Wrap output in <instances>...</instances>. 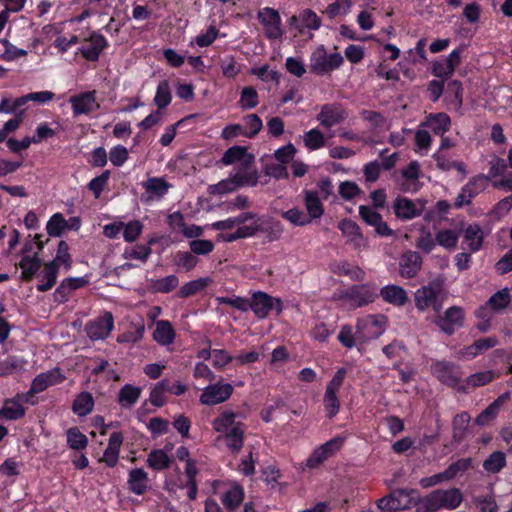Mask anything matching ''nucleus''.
I'll list each match as a JSON object with an SVG mask.
<instances>
[{"instance_id":"nucleus-1","label":"nucleus","mask_w":512,"mask_h":512,"mask_svg":"<svg viewBox=\"0 0 512 512\" xmlns=\"http://www.w3.org/2000/svg\"><path fill=\"white\" fill-rule=\"evenodd\" d=\"M267 224L268 220L266 218L247 211L237 216L214 222L210 227L213 230H232L237 227L235 232L222 234L220 236L225 242H233L239 239L253 237L259 232H264Z\"/></svg>"},{"instance_id":"nucleus-2","label":"nucleus","mask_w":512,"mask_h":512,"mask_svg":"<svg viewBox=\"0 0 512 512\" xmlns=\"http://www.w3.org/2000/svg\"><path fill=\"white\" fill-rule=\"evenodd\" d=\"M238 417V414L226 409L212 421L213 429L220 434L226 448L232 454L238 453L244 444L246 426Z\"/></svg>"},{"instance_id":"nucleus-3","label":"nucleus","mask_w":512,"mask_h":512,"mask_svg":"<svg viewBox=\"0 0 512 512\" xmlns=\"http://www.w3.org/2000/svg\"><path fill=\"white\" fill-rule=\"evenodd\" d=\"M463 500L458 488L437 489L418 500L417 510L420 512H436L440 509L452 510Z\"/></svg>"},{"instance_id":"nucleus-4","label":"nucleus","mask_w":512,"mask_h":512,"mask_svg":"<svg viewBox=\"0 0 512 512\" xmlns=\"http://www.w3.org/2000/svg\"><path fill=\"white\" fill-rule=\"evenodd\" d=\"M377 297L376 288L370 285H355L334 294V299L346 308H357L372 303Z\"/></svg>"},{"instance_id":"nucleus-5","label":"nucleus","mask_w":512,"mask_h":512,"mask_svg":"<svg viewBox=\"0 0 512 512\" xmlns=\"http://www.w3.org/2000/svg\"><path fill=\"white\" fill-rule=\"evenodd\" d=\"M387 319L384 315H366L357 320L356 339L359 345L380 337L386 330Z\"/></svg>"},{"instance_id":"nucleus-6","label":"nucleus","mask_w":512,"mask_h":512,"mask_svg":"<svg viewBox=\"0 0 512 512\" xmlns=\"http://www.w3.org/2000/svg\"><path fill=\"white\" fill-rule=\"evenodd\" d=\"M343 56L338 53L328 54L323 45L318 46L310 55L309 68L316 75H327L343 64Z\"/></svg>"},{"instance_id":"nucleus-7","label":"nucleus","mask_w":512,"mask_h":512,"mask_svg":"<svg viewBox=\"0 0 512 512\" xmlns=\"http://www.w3.org/2000/svg\"><path fill=\"white\" fill-rule=\"evenodd\" d=\"M431 371L441 383L458 391H466L462 380L463 372L459 365L448 361H438L432 364Z\"/></svg>"},{"instance_id":"nucleus-8","label":"nucleus","mask_w":512,"mask_h":512,"mask_svg":"<svg viewBox=\"0 0 512 512\" xmlns=\"http://www.w3.org/2000/svg\"><path fill=\"white\" fill-rule=\"evenodd\" d=\"M414 302L418 311L424 312L431 308L436 313L443 307L444 296L440 286L428 284L417 289L414 293Z\"/></svg>"},{"instance_id":"nucleus-9","label":"nucleus","mask_w":512,"mask_h":512,"mask_svg":"<svg viewBox=\"0 0 512 512\" xmlns=\"http://www.w3.org/2000/svg\"><path fill=\"white\" fill-rule=\"evenodd\" d=\"M233 390L234 388L230 383H224L222 380H219L203 389L199 401L207 406L217 405L227 401L231 397Z\"/></svg>"},{"instance_id":"nucleus-10","label":"nucleus","mask_w":512,"mask_h":512,"mask_svg":"<svg viewBox=\"0 0 512 512\" xmlns=\"http://www.w3.org/2000/svg\"><path fill=\"white\" fill-rule=\"evenodd\" d=\"M249 309L258 318H265L272 311L280 314L282 305L280 299L273 298L264 292H257L253 294L251 301H249Z\"/></svg>"},{"instance_id":"nucleus-11","label":"nucleus","mask_w":512,"mask_h":512,"mask_svg":"<svg viewBox=\"0 0 512 512\" xmlns=\"http://www.w3.org/2000/svg\"><path fill=\"white\" fill-rule=\"evenodd\" d=\"M114 327V319L110 312H104L102 316L90 320L85 326L87 336L93 340H103L107 338Z\"/></svg>"},{"instance_id":"nucleus-12","label":"nucleus","mask_w":512,"mask_h":512,"mask_svg":"<svg viewBox=\"0 0 512 512\" xmlns=\"http://www.w3.org/2000/svg\"><path fill=\"white\" fill-rule=\"evenodd\" d=\"M258 19L268 38L279 39L282 37L281 18L277 10L270 7L262 8L258 12Z\"/></svg>"},{"instance_id":"nucleus-13","label":"nucleus","mask_w":512,"mask_h":512,"mask_svg":"<svg viewBox=\"0 0 512 512\" xmlns=\"http://www.w3.org/2000/svg\"><path fill=\"white\" fill-rule=\"evenodd\" d=\"M426 202L422 199L411 200L404 197H398L393 204L394 213L401 220H411L422 214Z\"/></svg>"},{"instance_id":"nucleus-14","label":"nucleus","mask_w":512,"mask_h":512,"mask_svg":"<svg viewBox=\"0 0 512 512\" xmlns=\"http://www.w3.org/2000/svg\"><path fill=\"white\" fill-rule=\"evenodd\" d=\"M414 490L398 489L391 494L378 500V507L381 510H404L409 508L413 499L411 495Z\"/></svg>"},{"instance_id":"nucleus-15","label":"nucleus","mask_w":512,"mask_h":512,"mask_svg":"<svg viewBox=\"0 0 512 512\" xmlns=\"http://www.w3.org/2000/svg\"><path fill=\"white\" fill-rule=\"evenodd\" d=\"M488 184V178L479 175L470 179L466 185H464L456 197L455 206L461 208L465 205H469L472 199L484 191Z\"/></svg>"},{"instance_id":"nucleus-16","label":"nucleus","mask_w":512,"mask_h":512,"mask_svg":"<svg viewBox=\"0 0 512 512\" xmlns=\"http://www.w3.org/2000/svg\"><path fill=\"white\" fill-rule=\"evenodd\" d=\"M66 379L59 368H52L38 374L31 383L28 394L34 395L41 393L51 386L62 383Z\"/></svg>"},{"instance_id":"nucleus-17","label":"nucleus","mask_w":512,"mask_h":512,"mask_svg":"<svg viewBox=\"0 0 512 512\" xmlns=\"http://www.w3.org/2000/svg\"><path fill=\"white\" fill-rule=\"evenodd\" d=\"M510 303V295L507 289L500 290L492 295L489 300L477 311V316L489 320L493 313L505 309Z\"/></svg>"},{"instance_id":"nucleus-18","label":"nucleus","mask_w":512,"mask_h":512,"mask_svg":"<svg viewBox=\"0 0 512 512\" xmlns=\"http://www.w3.org/2000/svg\"><path fill=\"white\" fill-rule=\"evenodd\" d=\"M69 102L75 117L82 114H90L99 108V104L96 102L95 91H87L73 95L69 98Z\"/></svg>"},{"instance_id":"nucleus-19","label":"nucleus","mask_w":512,"mask_h":512,"mask_svg":"<svg viewBox=\"0 0 512 512\" xmlns=\"http://www.w3.org/2000/svg\"><path fill=\"white\" fill-rule=\"evenodd\" d=\"M464 313L460 307L453 306L448 308L443 316L437 318L435 323L446 334L451 335L454 331L463 325Z\"/></svg>"},{"instance_id":"nucleus-20","label":"nucleus","mask_w":512,"mask_h":512,"mask_svg":"<svg viewBox=\"0 0 512 512\" xmlns=\"http://www.w3.org/2000/svg\"><path fill=\"white\" fill-rule=\"evenodd\" d=\"M231 175L239 187H253L258 183L259 175L257 169L253 166V159H247L241 165L235 166Z\"/></svg>"},{"instance_id":"nucleus-21","label":"nucleus","mask_w":512,"mask_h":512,"mask_svg":"<svg viewBox=\"0 0 512 512\" xmlns=\"http://www.w3.org/2000/svg\"><path fill=\"white\" fill-rule=\"evenodd\" d=\"M338 228L347 239L346 242L352 245L355 249L360 250L367 246L366 239L356 222L350 219H344L339 222Z\"/></svg>"},{"instance_id":"nucleus-22","label":"nucleus","mask_w":512,"mask_h":512,"mask_svg":"<svg viewBox=\"0 0 512 512\" xmlns=\"http://www.w3.org/2000/svg\"><path fill=\"white\" fill-rule=\"evenodd\" d=\"M107 45L108 42L103 35L93 32L90 37L86 39V43L79 48V51L86 60L97 61L101 52Z\"/></svg>"},{"instance_id":"nucleus-23","label":"nucleus","mask_w":512,"mask_h":512,"mask_svg":"<svg viewBox=\"0 0 512 512\" xmlns=\"http://www.w3.org/2000/svg\"><path fill=\"white\" fill-rule=\"evenodd\" d=\"M347 117L345 110L336 104H326L321 108L320 113L317 116V120L320 124L326 128H331Z\"/></svg>"},{"instance_id":"nucleus-24","label":"nucleus","mask_w":512,"mask_h":512,"mask_svg":"<svg viewBox=\"0 0 512 512\" xmlns=\"http://www.w3.org/2000/svg\"><path fill=\"white\" fill-rule=\"evenodd\" d=\"M289 25L302 33L305 29H319L321 26V20L314 11L306 9L298 16H292L289 19Z\"/></svg>"},{"instance_id":"nucleus-25","label":"nucleus","mask_w":512,"mask_h":512,"mask_svg":"<svg viewBox=\"0 0 512 512\" xmlns=\"http://www.w3.org/2000/svg\"><path fill=\"white\" fill-rule=\"evenodd\" d=\"M379 295L384 302L395 307H403L409 300L406 290L401 286L394 284L382 287Z\"/></svg>"},{"instance_id":"nucleus-26","label":"nucleus","mask_w":512,"mask_h":512,"mask_svg":"<svg viewBox=\"0 0 512 512\" xmlns=\"http://www.w3.org/2000/svg\"><path fill=\"white\" fill-rule=\"evenodd\" d=\"M123 439L124 437L121 432H113L109 437L108 446L105 449L100 462L105 463L109 467H114L119 459Z\"/></svg>"},{"instance_id":"nucleus-27","label":"nucleus","mask_w":512,"mask_h":512,"mask_svg":"<svg viewBox=\"0 0 512 512\" xmlns=\"http://www.w3.org/2000/svg\"><path fill=\"white\" fill-rule=\"evenodd\" d=\"M22 402L21 395L6 399L0 409V419L13 421L22 418L25 415V408Z\"/></svg>"},{"instance_id":"nucleus-28","label":"nucleus","mask_w":512,"mask_h":512,"mask_svg":"<svg viewBox=\"0 0 512 512\" xmlns=\"http://www.w3.org/2000/svg\"><path fill=\"white\" fill-rule=\"evenodd\" d=\"M422 265V258L415 251L405 252L400 259V273L405 278L416 276Z\"/></svg>"},{"instance_id":"nucleus-29","label":"nucleus","mask_w":512,"mask_h":512,"mask_svg":"<svg viewBox=\"0 0 512 512\" xmlns=\"http://www.w3.org/2000/svg\"><path fill=\"white\" fill-rule=\"evenodd\" d=\"M401 187L406 192H416L419 189L420 166L417 161H412L402 172Z\"/></svg>"},{"instance_id":"nucleus-30","label":"nucleus","mask_w":512,"mask_h":512,"mask_svg":"<svg viewBox=\"0 0 512 512\" xmlns=\"http://www.w3.org/2000/svg\"><path fill=\"white\" fill-rule=\"evenodd\" d=\"M142 186L149 200L160 199L170 188V184L162 177L148 178Z\"/></svg>"},{"instance_id":"nucleus-31","label":"nucleus","mask_w":512,"mask_h":512,"mask_svg":"<svg viewBox=\"0 0 512 512\" xmlns=\"http://www.w3.org/2000/svg\"><path fill=\"white\" fill-rule=\"evenodd\" d=\"M484 240V234L480 225L474 223L468 225L464 230L463 243L471 252H477L481 249Z\"/></svg>"},{"instance_id":"nucleus-32","label":"nucleus","mask_w":512,"mask_h":512,"mask_svg":"<svg viewBox=\"0 0 512 512\" xmlns=\"http://www.w3.org/2000/svg\"><path fill=\"white\" fill-rule=\"evenodd\" d=\"M148 475L142 468L130 470L128 475V488L136 495H142L148 487Z\"/></svg>"},{"instance_id":"nucleus-33","label":"nucleus","mask_w":512,"mask_h":512,"mask_svg":"<svg viewBox=\"0 0 512 512\" xmlns=\"http://www.w3.org/2000/svg\"><path fill=\"white\" fill-rule=\"evenodd\" d=\"M304 205L307 210L306 215L310 217V222L315 219H319L324 213V208L321 203V198L318 196V192L312 190L305 191Z\"/></svg>"},{"instance_id":"nucleus-34","label":"nucleus","mask_w":512,"mask_h":512,"mask_svg":"<svg viewBox=\"0 0 512 512\" xmlns=\"http://www.w3.org/2000/svg\"><path fill=\"white\" fill-rule=\"evenodd\" d=\"M451 120L446 113H435L427 116L421 126H426L437 135H443L450 128Z\"/></svg>"},{"instance_id":"nucleus-35","label":"nucleus","mask_w":512,"mask_h":512,"mask_svg":"<svg viewBox=\"0 0 512 512\" xmlns=\"http://www.w3.org/2000/svg\"><path fill=\"white\" fill-rule=\"evenodd\" d=\"M59 269L55 267L54 263H46L43 270L39 273V284L37 290L45 292L50 290L57 282Z\"/></svg>"},{"instance_id":"nucleus-36","label":"nucleus","mask_w":512,"mask_h":512,"mask_svg":"<svg viewBox=\"0 0 512 512\" xmlns=\"http://www.w3.org/2000/svg\"><path fill=\"white\" fill-rule=\"evenodd\" d=\"M153 339L163 346L173 343L175 339V331L171 323L167 320L157 321L156 328L153 332Z\"/></svg>"},{"instance_id":"nucleus-37","label":"nucleus","mask_w":512,"mask_h":512,"mask_svg":"<svg viewBox=\"0 0 512 512\" xmlns=\"http://www.w3.org/2000/svg\"><path fill=\"white\" fill-rule=\"evenodd\" d=\"M93 408L94 398L89 392H81L78 394L72 405L73 412L79 417L90 414Z\"/></svg>"},{"instance_id":"nucleus-38","label":"nucleus","mask_w":512,"mask_h":512,"mask_svg":"<svg viewBox=\"0 0 512 512\" xmlns=\"http://www.w3.org/2000/svg\"><path fill=\"white\" fill-rule=\"evenodd\" d=\"M244 498V492L241 486L233 484L229 486L221 496L223 505L228 510H234Z\"/></svg>"},{"instance_id":"nucleus-39","label":"nucleus","mask_w":512,"mask_h":512,"mask_svg":"<svg viewBox=\"0 0 512 512\" xmlns=\"http://www.w3.org/2000/svg\"><path fill=\"white\" fill-rule=\"evenodd\" d=\"M506 464V454L502 451H494L484 460L483 469L487 474H497Z\"/></svg>"},{"instance_id":"nucleus-40","label":"nucleus","mask_w":512,"mask_h":512,"mask_svg":"<svg viewBox=\"0 0 512 512\" xmlns=\"http://www.w3.org/2000/svg\"><path fill=\"white\" fill-rule=\"evenodd\" d=\"M172 460L165 450L154 449L148 454L146 463L154 470H164L170 466Z\"/></svg>"},{"instance_id":"nucleus-41","label":"nucleus","mask_w":512,"mask_h":512,"mask_svg":"<svg viewBox=\"0 0 512 512\" xmlns=\"http://www.w3.org/2000/svg\"><path fill=\"white\" fill-rule=\"evenodd\" d=\"M140 395L141 388L126 384L119 391L118 401L122 407L130 408L139 400Z\"/></svg>"},{"instance_id":"nucleus-42","label":"nucleus","mask_w":512,"mask_h":512,"mask_svg":"<svg viewBox=\"0 0 512 512\" xmlns=\"http://www.w3.org/2000/svg\"><path fill=\"white\" fill-rule=\"evenodd\" d=\"M247 159H253V157L246 153V149L240 146H233L229 148L222 157V162L225 165L236 164L241 165Z\"/></svg>"},{"instance_id":"nucleus-43","label":"nucleus","mask_w":512,"mask_h":512,"mask_svg":"<svg viewBox=\"0 0 512 512\" xmlns=\"http://www.w3.org/2000/svg\"><path fill=\"white\" fill-rule=\"evenodd\" d=\"M26 361L17 356H9L0 361V377L9 376L11 374L24 370Z\"/></svg>"},{"instance_id":"nucleus-44","label":"nucleus","mask_w":512,"mask_h":512,"mask_svg":"<svg viewBox=\"0 0 512 512\" xmlns=\"http://www.w3.org/2000/svg\"><path fill=\"white\" fill-rule=\"evenodd\" d=\"M463 88L459 81H451L448 83L446 90V100L455 110H459L462 106Z\"/></svg>"},{"instance_id":"nucleus-45","label":"nucleus","mask_w":512,"mask_h":512,"mask_svg":"<svg viewBox=\"0 0 512 512\" xmlns=\"http://www.w3.org/2000/svg\"><path fill=\"white\" fill-rule=\"evenodd\" d=\"M179 284L176 275H168L164 278L152 279L150 281V288L154 292L169 293L174 290Z\"/></svg>"},{"instance_id":"nucleus-46","label":"nucleus","mask_w":512,"mask_h":512,"mask_svg":"<svg viewBox=\"0 0 512 512\" xmlns=\"http://www.w3.org/2000/svg\"><path fill=\"white\" fill-rule=\"evenodd\" d=\"M505 397V395L500 396L498 399L492 402L484 411H482L476 417L475 422L480 426L487 425L491 420H493L497 416Z\"/></svg>"},{"instance_id":"nucleus-47","label":"nucleus","mask_w":512,"mask_h":512,"mask_svg":"<svg viewBox=\"0 0 512 512\" xmlns=\"http://www.w3.org/2000/svg\"><path fill=\"white\" fill-rule=\"evenodd\" d=\"M67 227L68 222L64 216L61 213H55L49 218L46 224V231L49 236L60 237Z\"/></svg>"},{"instance_id":"nucleus-48","label":"nucleus","mask_w":512,"mask_h":512,"mask_svg":"<svg viewBox=\"0 0 512 512\" xmlns=\"http://www.w3.org/2000/svg\"><path fill=\"white\" fill-rule=\"evenodd\" d=\"M303 143L310 151L318 150L325 146L324 134L319 129L313 128L303 135Z\"/></svg>"},{"instance_id":"nucleus-49","label":"nucleus","mask_w":512,"mask_h":512,"mask_svg":"<svg viewBox=\"0 0 512 512\" xmlns=\"http://www.w3.org/2000/svg\"><path fill=\"white\" fill-rule=\"evenodd\" d=\"M19 267L21 268L22 275L21 277L25 280H30L33 275L40 268V260L39 258L34 256H23L19 262Z\"/></svg>"},{"instance_id":"nucleus-50","label":"nucleus","mask_w":512,"mask_h":512,"mask_svg":"<svg viewBox=\"0 0 512 512\" xmlns=\"http://www.w3.org/2000/svg\"><path fill=\"white\" fill-rule=\"evenodd\" d=\"M471 417L467 412H461L457 414L452 422L453 426V438L455 441L463 439L467 430L468 424L470 423Z\"/></svg>"},{"instance_id":"nucleus-51","label":"nucleus","mask_w":512,"mask_h":512,"mask_svg":"<svg viewBox=\"0 0 512 512\" xmlns=\"http://www.w3.org/2000/svg\"><path fill=\"white\" fill-rule=\"evenodd\" d=\"M67 444L71 449L83 450L88 445V439L80 430L76 427L70 428L66 432Z\"/></svg>"},{"instance_id":"nucleus-52","label":"nucleus","mask_w":512,"mask_h":512,"mask_svg":"<svg viewBox=\"0 0 512 512\" xmlns=\"http://www.w3.org/2000/svg\"><path fill=\"white\" fill-rule=\"evenodd\" d=\"M211 283V279L209 277H203L196 280H192L186 284H184L179 290L180 297H189L194 295L195 293L201 291L205 287H207Z\"/></svg>"},{"instance_id":"nucleus-53","label":"nucleus","mask_w":512,"mask_h":512,"mask_svg":"<svg viewBox=\"0 0 512 512\" xmlns=\"http://www.w3.org/2000/svg\"><path fill=\"white\" fill-rule=\"evenodd\" d=\"M243 136L253 138L263 127L262 120L256 114H249L243 118Z\"/></svg>"},{"instance_id":"nucleus-54","label":"nucleus","mask_w":512,"mask_h":512,"mask_svg":"<svg viewBox=\"0 0 512 512\" xmlns=\"http://www.w3.org/2000/svg\"><path fill=\"white\" fill-rule=\"evenodd\" d=\"M494 378L492 371H481L474 373L463 380V385L468 388H476L491 382Z\"/></svg>"},{"instance_id":"nucleus-55","label":"nucleus","mask_w":512,"mask_h":512,"mask_svg":"<svg viewBox=\"0 0 512 512\" xmlns=\"http://www.w3.org/2000/svg\"><path fill=\"white\" fill-rule=\"evenodd\" d=\"M145 326L143 324H134L124 333L117 337L119 343H136L144 336Z\"/></svg>"},{"instance_id":"nucleus-56","label":"nucleus","mask_w":512,"mask_h":512,"mask_svg":"<svg viewBox=\"0 0 512 512\" xmlns=\"http://www.w3.org/2000/svg\"><path fill=\"white\" fill-rule=\"evenodd\" d=\"M238 188H240L239 185L230 174L226 179L221 180L217 184L211 185L209 187V192L212 195H223L234 192Z\"/></svg>"},{"instance_id":"nucleus-57","label":"nucleus","mask_w":512,"mask_h":512,"mask_svg":"<svg viewBox=\"0 0 512 512\" xmlns=\"http://www.w3.org/2000/svg\"><path fill=\"white\" fill-rule=\"evenodd\" d=\"M459 235L451 229L440 230L435 237L436 243L446 249H453L458 243Z\"/></svg>"},{"instance_id":"nucleus-58","label":"nucleus","mask_w":512,"mask_h":512,"mask_svg":"<svg viewBox=\"0 0 512 512\" xmlns=\"http://www.w3.org/2000/svg\"><path fill=\"white\" fill-rule=\"evenodd\" d=\"M281 216L295 226L309 225L310 217L305 212L298 208H292L281 213Z\"/></svg>"},{"instance_id":"nucleus-59","label":"nucleus","mask_w":512,"mask_h":512,"mask_svg":"<svg viewBox=\"0 0 512 512\" xmlns=\"http://www.w3.org/2000/svg\"><path fill=\"white\" fill-rule=\"evenodd\" d=\"M171 102V92L169 88V84L167 81H161L156 90V95L154 97V103L158 106L159 109L165 108Z\"/></svg>"},{"instance_id":"nucleus-60","label":"nucleus","mask_w":512,"mask_h":512,"mask_svg":"<svg viewBox=\"0 0 512 512\" xmlns=\"http://www.w3.org/2000/svg\"><path fill=\"white\" fill-rule=\"evenodd\" d=\"M472 465L471 458H461L453 462L444 471L446 478L449 480L455 478L458 474L467 471Z\"/></svg>"},{"instance_id":"nucleus-61","label":"nucleus","mask_w":512,"mask_h":512,"mask_svg":"<svg viewBox=\"0 0 512 512\" xmlns=\"http://www.w3.org/2000/svg\"><path fill=\"white\" fill-rule=\"evenodd\" d=\"M243 110L252 109L258 105V93L253 87L243 88L239 100Z\"/></svg>"},{"instance_id":"nucleus-62","label":"nucleus","mask_w":512,"mask_h":512,"mask_svg":"<svg viewBox=\"0 0 512 512\" xmlns=\"http://www.w3.org/2000/svg\"><path fill=\"white\" fill-rule=\"evenodd\" d=\"M54 263L58 269L64 265L66 269L71 266V256L69 254V246L65 241H60L57 249L56 257L50 262Z\"/></svg>"},{"instance_id":"nucleus-63","label":"nucleus","mask_w":512,"mask_h":512,"mask_svg":"<svg viewBox=\"0 0 512 512\" xmlns=\"http://www.w3.org/2000/svg\"><path fill=\"white\" fill-rule=\"evenodd\" d=\"M123 237L126 242H134L143 231V224L139 220L124 223Z\"/></svg>"},{"instance_id":"nucleus-64","label":"nucleus","mask_w":512,"mask_h":512,"mask_svg":"<svg viewBox=\"0 0 512 512\" xmlns=\"http://www.w3.org/2000/svg\"><path fill=\"white\" fill-rule=\"evenodd\" d=\"M109 178H110V171L105 170L101 175L93 178L89 182L88 188L94 194V197L96 199L100 197L102 191L104 190L105 186L108 183Z\"/></svg>"}]
</instances>
